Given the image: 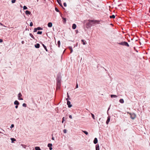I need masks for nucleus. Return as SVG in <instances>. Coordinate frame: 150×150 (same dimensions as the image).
<instances>
[{
  "instance_id": "nucleus-1",
  "label": "nucleus",
  "mask_w": 150,
  "mask_h": 150,
  "mask_svg": "<svg viewBox=\"0 0 150 150\" xmlns=\"http://www.w3.org/2000/svg\"><path fill=\"white\" fill-rule=\"evenodd\" d=\"M62 77L60 74H58L57 76L56 85L57 89H59L60 88L61 83Z\"/></svg>"
},
{
  "instance_id": "nucleus-2",
  "label": "nucleus",
  "mask_w": 150,
  "mask_h": 150,
  "mask_svg": "<svg viewBox=\"0 0 150 150\" xmlns=\"http://www.w3.org/2000/svg\"><path fill=\"white\" fill-rule=\"evenodd\" d=\"M117 43L120 45L126 46L127 47H129V45L128 43L125 41L122 42H117Z\"/></svg>"
},
{
  "instance_id": "nucleus-3",
  "label": "nucleus",
  "mask_w": 150,
  "mask_h": 150,
  "mask_svg": "<svg viewBox=\"0 0 150 150\" xmlns=\"http://www.w3.org/2000/svg\"><path fill=\"white\" fill-rule=\"evenodd\" d=\"M22 96V95L21 93H20L18 95V99L19 100H23V98H21V97Z\"/></svg>"
},
{
  "instance_id": "nucleus-4",
  "label": "nucleus",
  "mask_w": 150,
  "mask_h": 150,
  "mask_svg": "<svg viewBox=\"0 0 150 150\" xmlns=\"http://www.w3.org/2000/svg\"><path fill=\"white\" fill-rule=\"evenodd\" d=\"M130 117L132 119H134L136 117V116L135 114H130Z\"/></svg>"
},
{
  "instance_id": "nucleus-5",
  "label": "nucleus",
  "mask_w": 150,
  "mask_h": 150,
  "mask_svg": "<svg viewBox=\"0 0 150 150\" xmlns=\"http://www.w3.org/2000/svg\"><path fill=\"white\" fill-rule=\"evenodd\" d=\"M52 144L49 143L48 144L47 146L49 148L50 150H52Z\"/></svg>"
},
{
  "instance_id": "nucleus-6",
  "label": "nucleus",
  "mask_w": 150,
  "mask_h": 150,
  "mask_svg": "<svg viewBox=\"0 0 150 150\" xmlns=\"http://www.w3.org/2000/svg\"><path fill=\"white\" fill-rule=\"evenodd\" d=\"M67 104L68 105L69 108H71L72 106V105L71 104V103L69 101H67Z\"/></svg>"
},
{
  "instance_id": "nucleus-7",
  "label": "nucleus",
  "mask_w": 150,
  "mask_h": 150,
  "mask_svg": "<svg viewBox=\"0 0 150 150\" xmlns=\"http://www.w3.org/2000/svg\"><path fill=\"white\" fill-rule=\"evenodd\" d=\"M110 117L108 116L107 118V119L106 121V123L107 124H108L109 122L110 121Z\"/></svg>"
},
{
  "instance_id": "nucleus-8",
  "label": "nucleus",
  "mask_w": 150,
  "mask_h": 150,
  "mask_svg": "<svg viewBox=\"0 0 150 150\" xmlns=\"http://www.w3.org/2000/svg\"><path fill=\"white\" fill-rule=\"evenodd\" d=\"M98 142V139H97V138H95L93 140V143L95 144H96Z\"/></svg>"
},
{
  "instance_id": "nucleus-9",
  "label": "nucleus",
  "mask_w": 150,
  "mask_h": 150,
  "mask_svg": "<svg viewBox=\"0 0 150 150\" xmlns=\"http://www.w3.org/2000/svg\"><path fill=\"white\" fill-rule=\"evenodd\" d=\"M57 1L58 3V4L59 5L62 7H63L62 5L61 2V0H57Z\"/></svg>"
},
{
  "instance_id": "nucleus-10",
  "label": "nucleus",
  "mask_w": 150,
  "mask_h": 150,
  "mask_svg": "<svg viewBox=\"0 0 150 150\" xmlns=\"http://www.w3.org/2000/svg\"><path fill=\"white\" fill-rule=\"evenodd\" d=\"M40 47V45L39 43H37L35 45V47L37 48H38Z\"/></svg>"
},
{
  "instance_id": "nucleus-11",
  "label": "nucleus",
  "mask_w": 150,
  "mask_h": 150,
  "mask_svg": "<svg viewBox=\"0 0 150 150\" xmlns=\"http://www.w3.org/2000/svg\"><path fill=\"white\" fill-rule=\"evenodd\" d=\"M96 150H99V146L98 144L96 145Z\"/></svg>"
},
{
  "instance_id": "nucleus-12",
  "label": "nucleus",
  "mask_w": 150,
  "mask_h": 150,
  "mask_svg": "<svg viewBox=\"0 0 150 150\" xmlns=\"http://www.w3.org/2000/svg\"><path fill=\"white\" fill-rule=\"evenodd\" d=\"M14 104L15 105H18L19 104V103L17 100H16L14 103Z\"/></svg>"
},
{
  "instance_id": "nucleus-13",
  "label": "nucleus",
  "mask_w": 150,
  "mask_h": 150,
  "mask_svg": "<svg viewBox=\"0 0 150 150\" xmlns=\"http://www.w3.org/2000/svg\"><path fill=\"white\" fill-rule=\"evenodd\" d=\"M47 25L49 27H51L52 25V23L51 22H49L48 23Z\"/></svg>"
},
{
  "instance_id": "nucleus-14",
  "label": "nucleus",
  "mask_w": 150,
  "mask_h": 150,
  "mask_svg": "<svg viewBox=\"0 0 150 150\" xmlns=\"http://www.w3.org/2000/svg\"><path fill=\"white\" fill-rule=\"evenodd\" d=\"M76 25L75 24H73L72 25V29H76Z\"/></svg>"
},
{
  "instance_id": "nucleus-15",
  "label": "nucleus",
  "mask_w": 150,
  "mask_h": 150,
  "mask_svg": "<svg viewBox=\"0 0 150 150\" xmlns=\"http://www.w3.org/2000/svg\"><path fill=\"white\" fill-rule=\"evenodd\" d=\"M81 41L82 42V44L83 45H85L86 44V41L83 40H82Z\"/></svg>"
},
{
  "instance_id": "nucleus-16",
  "label": "nucleus",
  "mask_w": 150,
  "mask_h": 150,
  "mask_svg": "<svg viewBox=\"0 0 150 150\" xmlns=\"http://www.w3.org/2000/svg\"><path fill=\"white\" fill-rule=\"evenodd\" d=\"M25 13L26 15H30L31 14V12L28 10L26 11Z\"/></svg>"
},
{
  "instance_id": "nucleus-17",
  "label": "nucleus",
  "mask_w": 150,
  "mask_h": 150,
  "mask_svg": "<svg viewBox=\"0 0 150 150\" xmlns=\"http://www.w3.org/2000/svg\"><path fill=\"white\" fill-rule=\"evenodd\" d=\"M42 45L43 46V47H44V49H45V50L47 51V52L48 51V50H47L46 48V46L43 44L42 43Z\"/></svg>"
},
{
  "instance_id": "nucleus-18",
  "label": "nucleus",
  "mask_w": 150,
  "mask_h": 150,
  "mask_svg": "<svg viewBox=\"0 0 150 150\" xmlns=\"http://www.w3.org/2000/svg\"><path fill=\"white\" fill-rule=\"evenodd\" d=\"M119 102L121 103H124V100L123 99H121L120 100Z\"/></svg>"
},
{
  "instance_id": "nucleus-19",
  "label": "nucleus",
  "mask_w": 150,
  "mask_h": 150,
  "mask_svg": "<svg viewBox=\"0 0 150 150\" xmlns=\"http://www.w3.org/2000/svg\"><path fill=\"white\" fill-rule=\"evenodd\" d=\"M110 96H111V98H116L117 97V96L114 95H111Z\"/></svg>"
},
{
  "instance_id": "nucleus-20",
  "label": "nucleus",
  "mask_w": 150,
  "mask_h": 150,
  "mask_svg": "<svg viewBox=\"0 0 150 150\" xmlns=\"http://www.w3.org/2000/svg\"><path fill=\"white\" fill-rule=\"evenodd\" d=\"M11 143H13L14 141H16V139L14 138H11Z\"/></svg>"
},
{
  "instance_id": "nucleus-21",
  "label": "nucleus",
  "mask_w": 150,
  "mask_h": 150,
  "mask_svg": "<svg viewBox=\"0 0 150 150\" xmlns=\"http://www.w3.org/2000/svg\"><path fill=\"white\" fill-rule=\"evenodd\" d=\"M68 47L71 51L70 53H71L73 52L72 47L71 46H69Z\"/></svg>"
},
{
  "instance_id": "nucleus-22",
  "label": "nucleus",
  "mask_w": 150,
  "mask_h": 150,
  "mask_svg": "<svg viewBox=\"0 0 150 150\" xmlns=\"http://www.w3.org/2000/svg\"><path fill=\"white\" fill-rule=\"evenodd\" d=\"M57 45L59 47H60V40H59L57 42Z\"/></svg>"
},
{
  "instance_id": "nucleus-23",
  "label": "nucleus",
  "mask_w": 150,
  "mask_h": 150,
  "mask_svg": "<svg viewBox=\"0 0 150 150\" xmlns=\"http://www.w3.org/2000/svg\"><path fill=\"white\" fill-rule=\"evenodd\" d=\"M29 35L33 39H35L34 37L33 36V35L32 34L30 33L29 34Z\"/></svg>"
},
{
  "instance_id": "nucleus-24",
  "label": "nucleus",
  "mask_w": 150,
  "mask_h": 150,
  "mask_svg": "<svg viewBox=\"0 0 150 150\" xmlns=\"http://www.w3.org/2000/svg\"><path fill=\"white\" fill-rule=\"evenodd\" d=\"M110 18H115V16L114 15H112V16H110Z\"/></svg>"
},
{
  "instance_id": "nucleus-25",
  "label": "nucleus",
  "mask_w": 150,
  "mask_h": 150,
  "mask_svg": "<svg viewBox=\"0 0 150 150\" xmlns=\"http://www.w3.org/2000/svg\"><path fill=\"white\" fill-rule=\"evenodd\" d=\"M35 149L36 150H41L40 148L39 147L36 146L35 147Z\"/></svg>"
},
{
  "instance_id": "nucleus-26",
  "label": "nucleus",
  "mask_w": 150,
  "mask_h": 150,
  "mask_svg": "<svg viewBox=\"0 0 150 150\" xmlns=\"http://www.w3.org/2000/svg\"><path fill=\"white\" fill-rule=\"evenodd\" d=\"M37 30H43V29L40 27H38L37 28Z\"/></svg>"
},
{
  "instance_id": "nucleus-27",
  "label": "nucleus",
  "mask_w": 150,
  "mask_h": 150,
  "mask_svg": "<svg viewBox=\"0 0 150 150\" xmlns=\"http://www.w3.org/2000/svg\"><path fill=\"white\" fill-rule=\"evenodd\" d=\"M82 132L85 133L86 135H87L88 134V133L86 131H82Z\"/></svg>"
},
{
  "instance_id": "nucleus-28",
  "label": "nucleus",
  "mask_w": 150,
  "mask_h": 150,
  "mask_svg": "<svg viewBox=\"0 0 150 150\" xmlns=\"http://www.w3.org/2000/svg\"><path fill=\"white\" fill-rule=\"evenodd\" d=\"M42 32L38 31L37 32V34H42Z\"/></svg>"
},
{
  "instance_id": "nucleus-29",
  "label": "nucleus",
  "mask_w": 150,
  "mask_h": 150,
  "mask_svg": "<svg viewBox=\"0 0 150 150\" xmlns=\"http://www.w3.org/2000/svg\"><path fill=\"white\" fill-rule=\"evenodd\" d=\"M91 114L92 115V118H93V119H94V120H95V116H94V115L93 114L91 113Z\"/></svg>"
},
{
  "instance_id": "nucleus-30",
  "label": "nucleus",
  "mask_w": 150,
  "mask_h": 150,
  "mask_svg": "<svg viewBox=\"0 0 150 150\" xmlns=\"http://www.w3.org/2000/svg\"><path fill=\"white\" fill-rule=\"evenodd\" d=\"M22 105L23 107H26L27 106V105L26 104H25V103H23V104Z\"/></svg>"
},
{
  "instance_id": "nucleus-31",
  "label": "nucleus",
  "mask_w": 150,
  "mask_h": 150,
  "mask_svg": "<svg viewBox=\"0 0 150 150\" xmlns=\"http://www.w3.org/2000/svg\"><path fill=\"white\" fill-rule=\"evenodd\" d=\"M27 7L25 6H24L23 7V9L24 10H26L27 9Z\"/></svg>"
},
{
  "instance_id": "nucleus-32",
  "label": "nucleus",
  "mask_w": 150,
  "mask_h": 150,
  "mask_svg": "<svg viewBox=\"0 0 150 150\" xmlns=\"http://www.w3.org/2000/svg\"><path fill=\"white\" fill-rule=\"evenodd\" d=\"M55 10L57 12H59V10L57 8V7H55Z\"/></svg>"
},
{
  "instance_id": "nucleus-33",
  "label": "nucleus",
  "mask_w": 150,
  "mask_h": 150,
  "mask_svg": "<svg viewBox=\"0 0 150 150\" xmlns=\"http://www.w3.org/2000/svg\"><path fill=\"white\" fill-rule=\"evenodd\" d=\"M65 120V117H63V118H62V123H63L64 122V121Z\"/></svg>"
},
{
  "instance_id": "nucleus-34",
  "label": "nucleus",
  "mask_w": 150,
  "mask_h": 150,
  "mask_svg": "<svg viewBox=\"0 0 150 150\" xmlns=\"http://www.w3.org/2000/svg\"><path fill=\"white\" fill-rule=\"evenodd\" d=\"M38 30H37V28H35L34 29V32H36Z\"/></svg>"
},
{
  "instance_id": "nucleus-35",
  "label": "nucleus",
  "mask_w": 150,
  "mask_h": 150,
  "mask_svg": "<svg viewBox=\"0 0 150 150\" xmlns=\"http://www.w3.org/2000/svg\"><path fill=\"white\" fill-rule=\"evenodd\" d=\"M62 19L64 20V21L65 22H66V18H64L63 17L62 18Z\"/></svg>"
},
{
  "instance_id": "nucleus-36",
  "label": "nucleus",
  "mask_w": 150,
  "mask_h": 150,
  "mask_svg": "<svg viewBox=\"0 0 150 150\" xmlns=\"http://www.w3.org/2000/svg\"><path fill=\"white\" fill-rule=\"evenodd\" d=\"M14 127V125L13 124H12L10 127V128L12 129V128L13 127Z\"/></svg>"
},
{
  "instance_id": "nucleus-37",
  "label": "nucleus",
  "mask_w": 150,
  "mask_h": 150,
  "mask_svg": "<svg viewBox=\"0 0 150 150\" xmlns=\"http://www.w3.org/2000/svg\"><path fill=\"white\" fill-rule=\"evenodd\" d=\"M16 1V0H11V2L12 3H15V2Z\"/></svg>"
},
{
  "instance_id": "nucleus-38",
  "label": "nucleus",
  "mask_w": 150,
  "mask_h": 150,
  "mask_svg": "<svg viewBox=\"0 0 150 150\" xmlns=\"http://www.w3.org/2000/svg\"><path fill=\"white\" fill-rule=\"evenodd\" d=\"M30 26H33V23L31 22L30 23Z\"/></svg>"
},
{
  "instance_id": "nucleus-39",
  "label": "nucleus",
  "mask_w": 150,
  "mask_h": 150,
  "mask_svg": "<svg viewBox=\"0 0 150 150\" xmlns=\"http://www.w3.org/2000/svg\"><path fill=\"white\" fill-rule=\"evenodd\" d=\"M64 6V7H66L67 6V5L66 3L65 2H64L63 4Z\"/></svg>"
},
{
  "instance_id": "nucleus-40",
  "label": "nucleus",
  "mask_w": 150,
  "mask_h": 150,
  "mask_svg": "<svg viewBox=\"0 0 150 150\" xmlns=\"http://www.w3.org/2000/svg\"><path fill=\"white\" fill-rule=\"evenodd\" d=\"M67 130L66 129H64L63 130V132L64 133H66L67 132Z\"/></svg>"
},
{
  "instance_id": "nucleus-41",
  "label": "nucleus",
  "mask_w": 150,
  "mask_h": 150,
  "mask_svg": "<svg viewBox=\"0 0 150 150\" xmlns=\"http://www.w3.org/2000/svg\"><path fill=\"white\" fill-rule=\"evenodd\" d=\"M22 146L24 148H25V147H26V146L25 145H23L22 144H21Z\"/></svg>"
},
{
  "instance_id": "nucleus-42",
  "label": "nucleus",
  "mask_w": 150,
  "mask_h": 150,
  "mask_svg": "<svg viewBox=\"0 0 150 150\" xmlns=\"http://www.w3.org/2000/svg\"><path fill=\"white\" fill-rule=\"evenodd\" d=\"M78 87V85L77 83L76 84V88H77Z\"/></svg>"
},
{
  "instance_id": "nucleus-43",
  "label": "nucleus",
  "mask_w": 150,
  "mask_h": 150,
  "mask_svg": "<svg viewBox=\"0 0 150 150\" xmlns=\"http://www.w3.org/2000/svg\"><path fill=\"white\" fill-rule=\"evenodd\" d=\"M70 99L69 98H67L66 99V100L67 101H69V100H70Z\"/></svg>"
},
{
  "instance_id": "nucleus-44",
  "label": "nucleus",
  "mask_w": 150,
  "mask_h": 150,
  "mask_svg": "<svg viewBox=\"0 0 150 150\" xmlns=\"http://www.w3.org/2000/svg\"><path fill=\"white\" fill-rule=\"evenodd\" d=\"M94 21L93 20H89V22L90 23H91V22H94Z\"/></svg>"
},
{
  "instance_id": "nucleus-45",
  "label": "nucleus",
  "mask_w": 150,
  "mask_h": 150,
  "mask_svg": "<svg viewBox=\"0 0 150 150\" xmlns=\"http://www.w3.org/2000/svg\"><path fill=\"white\" fill-rule=\"evenodd\" d=\"M69 117L70 119H72V116L71 115H69Z\"/></svg>"
},
{
  "instance_id": "nucleus-46",
  "label": "nucleus",
  "mask_w": 150,
  "mask_h": 150,
  "mask_svg": "<svg viewBox=\"0 0 150 150\" xmlns=\"http://www.w3.org/2000/svg\"><path fill=\"white\" fill-rule=\"evenodd\" d=\"M3 42V40L2 39H0V42Z\"/></svg>"
},
{
  "instance_id": "nucleus-47",
  "label": "nucleus",
  "mask_w": 150,
  "mask_h": 150,
  "mask_svg": "<svg viewBox=\"0 0 150 150\" xmlns=\"http://www.w3.org/2000/svg\"><path fill=\"white\" fill-rule=\"evenodd\" d=\"M18 105H16L15 106V108H16L17 109L18 108Z\"/></svg>"
},
{
  "instance_id": "nucleus-48",
  "label": "nucleus",
  "mask_w": 150,
  "mask_h": 150,
  "mask_svg": "<svg viewBox=\"0 0 150 150\" xmlns=\"http://www.w3.org/2000/svg\"><path fill=\"white\" fill-rule=\"evenodd\" d=\"M67 98H69V95L68 93H67Z\"/></svg>"
},
{
  "instance_id": "nucleus-49",
  "label": "nucleus",
  "mask_w": 150,
  "mask_h": 150,
  "mask_svg": "<svg viewBox=\"0 0 150 150\" xmlns=\"http://www.w3.org/2000/svg\"><path fill=\"white\" fill-rule=\"evenodd\" d=\"M110 106L108 108V111L110 109Z\"/></svg>"
},
{
  "instance_id": "nucleus-50",
  "label": "nucleus",
  "mask_w": 150,
  "mask_h": 150,
  "mask_svg": "<svg viewBox=\"0 0 150 150\" xmlns=\"http://www.w3.org/2000/svg\"><path fill=\"white\" fill-rule=\"evenodd\" d=\"M52 139L53 140H54V138L53 137H52Z\"/></svg>"
},
{
  "instance_id": "nucleus-51",
  "label": "nucleus",
  "mask_w": 150,
  "mask_h": 150,
  "mask_svg": "<svg viewBox=\"0 0 150 150\" xmlns=\"http://www.w3.org/2000/svg\"><path fill=\"white\" fill-rule=\"evenodd\" d=\"M21 42L22 44H23L24 43V41H22Z\"/></svg>"
},
{
  "instance_id": "nucleus-52",
  "label": "nucleus",
  "mask_w": 150,
  "mask_h": 150,
  "mask_svg": "<svg viewBox=\"0 0 150 150\" xmlns=\"http://www.w3.org/2000/svg\"><path fill=\"white\" fill-rule=\"evenodd\" d=\"M59 13H60V14L61 15V16H62V14L61 13H60V12H59Z\"/></svg>"
},
{
  "instance_id": "nucleus-53",
  "label": "nucleus",
  "mask_w": 150,
  "mask_h": 150,
  "mask_svg": "<svg viewBox=\"0 0 150 150\" xmlns=\"http://www.w3.org/2000/svg\"><path fill=\"white\" fill-rule=\"evenodd\" d=\"M91 26V24H90V26Z\"/></svg>"
},
{
  "instance_id": "nucleus-54",
  "label": "nucleus",
  "mask_w": 150,
  "mask_h": 150,
  "mask_svg": "<svg viewBox=\"0 0 150 150\" xmlns=\"http://www.w3.org/2000/svg\"><path fill=\"white\" fill-rule=\"evenodd\" d=\"M136 51L137 52L138 51L137 50H136Z\"/></svg>"
},
{
  "instance_id": "nucleus-55",
  "label": "nucleus",
  "mask_w": 150,
  "mask_h": 150,
  "mask_svg": "<svg viewBox=\"0 0 150 150\" xmlns=\"http://www.w3.org/2000/svg\"><path fill=\"white\" fill-rule=\"evenodd\" d=\"M0 133H1V132H0Z\"/></svg>"
}]
</instances>
